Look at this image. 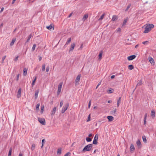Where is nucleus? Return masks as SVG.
Returning <instances> with one entry per match:
<instances>
[{
  "instance_id": "1",
  "label": "nucleus",
  "mask_w": 156,
  "mask_h": 156,
  "mask_svg": "<svg viewBox=\"0 0 156 156\" xmlns=\"http://www.w3.org/2000/svg\"><path fill=\"white\" fill-rule=\"evenodd\" d=\"M154 27L153 24H150L147 25H146L144 26V33H148L151 29Z\"/></svg>"
},
{
  "instance_id": "2",
  "label": "nucleus",
  "mask_w": 156,
  "mask_h": 156,
  "mask_svg": "<svg viewBox=\"0 0 156 156\" xmlns=\"http://www.w3.org/2000/svg\"><path fill=\"white\" fill-rule=\"evenodd\" d=\"M92 148V144H89L86 146L83 149L82 151L85 152L90 151Z\"/></svg>"
},
{
  "instance_id": "3",
  "label": "nucleus",
  "mask_w": 156,
  "mask_h": 156,
  "mask_svg": "<svg viewBox=\"0 0 156 156\" xmlns=\"http://www.w3.org/2000/svg\"><path fill=\"white\" fill-rule=\"evenodd\" d=\"M69 105L68 103H67L64 105L61 110V112L62 113H64L65 111L67 110L69 106Z\"/></svg>"
},
{
  "instance_id": "4",
  "label": "nucleus",
  "mask_w": 156,
  "mask_h": 156,
  "mask_svg": "<svg viewBox=\"0 0 156 156\" xmlns=\"http://www.w3.org/2000/svg\"><path fill=\"white\" fill-rule=\"evenodd\" d=\"M38 120L39 122L42 125H45V121L44 118H38Z\"/></svg>"
},
{
  "instance_id": "5",
  "label": "nucleus",
  "mask_w": 156,
  "mask_h": 156,
  "mask_svg": "<svg viewBox=\"0 0 156 156\" xmlns=\"http://www.w3.org/2000/svg\"><path fill=\"white\" fill-rule=\"evenodd\" d=\"M62 84H63L62 82H61L59 83V85H58V91H57V93H58V94L61 92Z\"/></svg>"
},
{
  "instance_id": "6",
  "label": "nucleus",
  "mask_w": 156,
  "mask_h": 156,
  "mask_svg": "<svg viewBox=\"0 0 156 156\" xmlns=\"http://www.w3.org/2000/svg\"><path fill=\"white\" fill-rule=\"evenodd\" d=\"M98 136L97 134H96L94 138L93 141V144H97V140L98 139Z\"/></svg>"
},
{
  "instance_id": "7",
  "label": "nucleus",
  "mask_w": 156,
  "mask_h": 156,
  "mask_svg": "<svg viewBox=\"0 0 156 156\" xmlns=\"http://www.w3.org/2000/svg\"><path fill=\"white\" fill-rule=\"evenodd\" d=\"M81 76L80 75H78L75 80V83L76 85H77L78 84V83L79 82L80 78Z\"/></svg>"
},
{
  "instance_id": "8",
  "label": "nucleus",
  "mask_w": 156,
  "mask_h": 156,
  "mask_svg": "<svg viewBox=\"0 0 156 156\" xmlns=\"http://www.w3.org/2000/svg\"><path fill=\"white\" fill-rule=\"evenodd\" d=\"M136 57V56L135 55H132L128 56L127 57V59L129 61L132 60L134 59Z\"/></svg>"
},
{
  "instance_id": "9",
  "label": "nucleus",
  "mask_w": 156,
  "mask_h": 156,
  "mask_svg": "<svg viewBox=\"0 0 156 156\" xmlns=\"http://www.w3.org/2000/svg\"><path fill=\"white\" fill-rule=\"evenodd\" d=\"M136 144L138 148H140L142 147L141 144L139 140H138L136 142Z\"/></svg>"
},
{
  "instance_id": "10",
  "label": "nucleus",
  "mask_w": 156,
  "mask_h": 156,
  "mask_svg": "<svg viewBox=\"0 0 156 156\" xmlns=\"http://www.w3.org/2000/svg\"><path fill=\"white\" fill-rule=\"evenodd\" d=\"M39 91V89L35 91V93L34 94L35 99H36L37 98Z\"/></svg>"
},
{
  "instance_id": "11",
  "label": "nucleus",
  "mask_w": 156,
  "mask_h": 156,
  "mask_svg": "<svg viewBox=\"0 0 156 156\" xmlns=\"http://www.w3.org/2000/svg\"><path fill=\"white\" fill-rule=\"evenodd\" d=\"M21 88H19L18 91L17 97L18 98H19L21 96Z\"/></svg>"
},
{
  "instance_id": "12",
  "label": "nucleus",
  "mask_w": 156,
  "mask_h": 156,
  "mask_svg": "<svg viewBox=\"0 0 156 156\" xmlns=\"http://www.w3.org/2000/svg\"><path fill=\"white\" fill-rule=\"evenodd\" d=\"M75 44L74 43H73L71 44L70 49L69 50V51H73L74 49V48L75 46Z\"/></svg>"
},
{
  "instance_id": "13",
  "label": "nucleus",
  "mask_w": 156,
  "mask_h": 156,
  "mask_svg": "<svg viewBox=\"0 0 156 156\" xmlns=\"http://www.w3.org/2000/svg\"><path fill=\"white\" fill-rule=\"evenodd\" d=\"M148 59L150 61V62L151 64H154V60L151 57H149L148 58Z\"/></svg>"
},
{
  "instance_id": "14",
  "label": "nucleus",
  "mask_w": 156,
  "mask_h": 156,
  "mask_svg": "<svg viewBox=\"0 0 156 156\" xmlns=\"http://www.w3.org/2000/svg\"><path fill=\"white\" fill-rule=\"evenodd\" d=\"M88 14H85L83 18H82V20L84 21H85L86 20H87L88 17Z\"/></svg>"
},
{
  "instance_id": "15",
  "label": "nucleus",
  "mask_w": 156,
  "mask_h": 156,
  "mask_svg": "<svg viewBox=\"0 0 156 156\" xmlns=\"http://www.w3.org/2000/svg\"><path fill=\"white\" fill-rule=\"evenodd\" d=\"M107 119H108L109 121H112L114 119V118L112 116H108L107 117Z\"/></svg>"
},
{
  "instance_id": "16",
  "label": "nucleus",
  "mask_w": 156,
  "mask_h": 156,
  "mask_svg": "<svg viewBox=\"0 0 156 156\" xmlns=\"http://www.w3.org/2000/svg\"><path fill=\"white\" fill-rule=\"evenodd\" d=\"M56 110V107H55L53 108L52 111L51 112V115L53 116L55 114V112Z\"/></svg>"
},
{
  "instance_id": "17",
  "label": "nucleus",
  "mask_w": 156,
  "mask_h": 156,
  "mask_svg": "<svg viewBox=\"0 0 156 156\" xmlns=\"http://www.w3.org/2000/svg\"><path fill=\"white\" fill-rule=\"evenodd\" d=\"M121 97H119V99L117 101V106L118 107H119V105L121 103Z\"/></svg>"
},
{
  "instance_id": "18",
  "label": "nucleus",
  "mask_w": 156,
  "mask_h": 156,
  "mask_svg": "<svg viewBox=\"0 0 156 156\" xmlns=\"http://www.w3.org/2000/svg\"><path fill=\"white\" fill-rule=\"evenodd\" d=\"M102 53H103V51H100V52L99 54V55H98V56H99L98 60H101V59Z\"/></svg>"
},
{
  "instance_id": "19",
  "label": "nucleus",
  "mask_w": 156,
  "mask_h": 156,
  "mask_svg": "<svg viewBox=\"0 0 156 156\" xmlns=\"http://www.w3.org/2000/svg\"><path fill=\"white\" fill-rule=\"evenodd\" d=\"M34 79L33 80L32 83V84H31V86L32 87H33L34 86V85L35 84V83L36 80L37 79V77L36 76H35L34 77Z\"/></svg>"
},
{
  "instance_id": "20",
  "label": "nucleus",
  "mask_w": 156,
  "mask_h": 156,
  "mask_svg": "<svg viewBox=\"0 0 156 156\" xmlns=\"http://www.w3.org/2000/svg\"><path fill=\"white\" fill-rule=\"evenodd\" d=\"M71 38H69L68 39V40L67 41H66V44L65 45V46L67 45H68L69 44V43L71 41Z\"/></svg>"
},
{
  "instance_id": "21",
  "label": "nucleus",
  "mask_w": 156,
  "mask_h": 156,
  "mask_svg": "<svg viewBox=\"0 0 156 156\" xmlns=\"http://www.w3.org/2000/svg\"><path fill=\"white\" fill-rule=\"evenodd\" d=\"M16 38H14L12 39L11 43L10 44V46H12L14 44V42H15L16 41Z\"/></svg>"
},
{
  "instance_id": "22",
  "label": "nucleus",
  "mask_w": 156,
  "mask_h": 156,
  "mask_svg": "<svg viewBox=\"0 0 156 156\" xmlns=\"http://www.w3.org/2000/svg\"><path fill=\"white\" fill-rule=\"evenodd\" d=\"M130 150L131 151H133L135 149L134 145L133 144H131L130 146Z\"/></svg>"
},
{
  "instance_id": "23",
  "label": "nucleus",
  "mask_w": 156,
  "mask_h": 156,
  "mask_svg": "<svg viewBox=\"0 0 156 156\" xmlns=\"http://www.w3.org/2000/svg\"><path fill=\"white\" fill-rule=\"evenodd\" d=\"M27 74V70L26 68H24L23 69V75L24 76H26Z\"/></svg>"
},
{
  "instance_id": "24",
  "label": "nucleus",
  "mask_w": 156,
  "mask_h": 156,
  "mask_svg": "<svg viewBox=\"0 0 156 156\" xmlns=\"http://www.w3.org/2000/svg\"><path fill=\"white\" fill-rule=\"evenodd\" d=\"M117 19V17L116 16L114 15L113 16L112 20V21H114Z\"/></svg>"
},
{
  "instance_id": "25",
  "label": "nucleus",
  "mask_w": 156,
  "mask_h": 156,
  "mask_svg": "<svg viewBox=\"0 0 156 156\" xmlns=\"http://www.w3.org/2000/svg\"><path fill=\"white\" fill-rule=\"evenodd\" d=\"M33 35H32V34H30L28 36V38L27 39V40L26 42H29V41L30 40V38L33 36Z\"/></svg>"
},
{
  "instance_id": "26",
  "label": "nucleus",
  "mask_w": 156,
  "mask_h": 156,
  "mask_svg": "<svg viewBox=\"0 0 156 156\" xmlns=\"http://www.w3.org/2000/svg\"><path fill=\"white\" fill-rule=\"evenodd\" d=\"M134 68V66L132 65H129L128 66V69L129 70H132Z\"/></svg>"
},
{
  "instance_id": "27",
  "label": "nucleus",
  "mask_w": 156,
  "mask_h": 156,
  "mask_svg": "<svg viewBox=\"0 0 156 156\" xmlns=\"http://www.w3.org/2000/svg\"><path fill=\"white\" fill-rule=\"evenodd\" d=\"M142 138L143 141L145 143H146L147 140L146 136H142Z\"/></svg>"
},
{
  "instance_id": "28",
  "label": "nucleus",
  "mask_w": 156,
  "mask_h": 156,
  "mask_svg": "<svg viewBox=\"0 0 156 156\" xmlns=\"http://www.w3.org/2000/svg\"><path fill=\"white\" fill-rule=\"evenodd\" d=\"M61 153H62L61 149V148H58V149L57 154H58L60 155V154H61Z\"/></svg>"
},
{
  "instance_id": "29",
  "label": "nucleus",
  "mask_w": 156,
  "mask_h": 156,
  "mask_svg": "<svg viewBox=\"0 0 156 156\" xmlns=\"http://www.w3.org/2000/svg\"><path fill=\"white\" fill-rule=\"evenodd\" d=\"M46 28L48 29L49 30H51V29L53 28V26L51 24L48 26H47Z\"/></svg>"
},
{
  "instance_id": "30",
  "label": "nucleus",
  "mask_w": 156,
  "mask_h": 156,
  "mask_svg": "<svg viewBox=\"0 0 156 156\" xmlns=\"http://www.w3.org/2000/svg\"><path fill=\"white\" fill-rule=\"evenodd\" d=\"M151 116L152 117H154L155 116V112L154 110H152L151 112Z\"/></svg>"
},
{
  "instance_id": "31",
  "label": "nucleus",
  "mask_w": 156,
  "mask_h": 156,
  "mask_svg": "<svg viewBox=\"0 0 156 156\" xmlns=\"http://www.w3.org/2000/svg\"><path fill=\"white\" fill-rule=\"evenodd\" d=\"M86 140L87 142H89L92 140V139L89 137H87L86 138Z\"/></svg>"
},
{
  "instance_id": "32",
  "label": "nucleus",
  "mask_w": 156,
  "mask_h": 156,
  "mask_svg": "<svg viewBox=\"0 0 156 156\" xmlns=\"http://www.w3.org/2000/svg\"><path fill=\"white\" fill-rule=\"evenodd\" d=\"M105 14H103L100 17V18L99 19V20H102L104 17V16H105Z\"/></svg>"
},
{
  "instance_id": "33",
  "label": "nucleus",
  "mask_w": 156,
  "mask_h": 156,
  "mask_svg": "<svg viewBox=\"0 0 156 156\" xmlns=\"http://www.w3.org/2000/svg\"><path fill=\"white\" fill-rule=\"evenodd\" d=\"M45 141V140L44 139H43L42 140V146H41V148H42L43 147V145L44 144V141Z\"/></svg>"
},
{
  "instance_id": "34",
  "label": "nucleus",
  "mask_w": 156,
  "mask_h": 156,
  "mask_svg": "<svg viewBox=\"0 0 156 156\" xmlns=\"http://www.w3.org/2000/svg\"><path fill=\"white\" fill-rule=\"evenodd\" d=\"M35 147V145L34 144H33L32 145L31 149L32 151H33L34 150V149Z\"/></svg>"
},
{
  "instance_id": "35",
  "label": "nucleus",
  "mask_w": 156,
  "mask_h": 156,
  "mask_svg": "<svg viewBox=\"0 0 156 156\" xmlns=\"http://www.w3.org/2000/svg\"><path fill=\"white\" fill-rule=\"evenodd\" d=\"M44 105L42 106L41 108V113H42L44 111Z\"/></svg>"
},
{
  "instance_id": "36",
  "label": "nucleus",
  "mask_w": 156,
  "mask_h": 156,
  "mask_svg": "<svg viewBox=\"0 0 156 156\" xmlns=\"http://www.w3.org/2000/svg\"><path fill=\"white\" fill-rule=\"evenodd\" d=\"M127 22V19H125L123 21V22L122 23V26H125Z\"/></svg>"
},
{
  "instance_id": "37",
  "label": "nucleus",
  "mask_w": 156,
  "mask_h": 156,
  "mask_svg": "<svg viewBox=\"0 0 156 156\" xmlns=\"http://www.w3.org/2000/svg\"><path fill=\"white\" fill-rule=\"evenodd\" d=\"M113 90L112 89L108 90V94H111L113 92Z\"/></svg>"
},
{
  "instance_id": "38",
  "label": "nucleus",
  "mask_w": 156,
  "mask_h": 156,
  "mask_svg": "<svg viewBox=\"0 0 156 156\" xmlns=\"http://www.w3.org/2000/svg\"><path fill=\"white\" fill-rule=\"evenodd\" d=\"M40 104H37V105H36V109L37 110H39V106H40Z\"/></svg>"
},
{
  "instance_id": "39",
  "label": "nucleus",
  "mask_w": 156,
  "mask_h": 156,
  "mask_svg": "<svg viewBox=\"0 0 156 156\" xmlns=\"http://www.w3.org/2000/svg\"><path fill=\"white\" fill-rule=\"evenodd\" d=\"M142 84V81L141 80H140L139 82L137 84V86H140Z\"/></svg>"
},
{
  "instance_id": "40",
  "label": "nucleus",
  "mask_w": 156,
  "mask_h": 156,
  "mask_svg": "<svg viewBox=\"0 0 156 156\" xmlns=\"http://www.w3.org/2000/svg\"><path fill=\"white\" fill-rule=\"evenodd\" d=\"M63 104V100H62L60 101V107H61L62 106Z\"/></svg>"
},
{
  "instance_id": "41",
  "label": "nucleus",
  "mask_w": 156,
  "mask_h": 156,
  "mask_svg": "<svg viewBox=\"0 0 156 156\" xmlns=\"http://www.w3.org/2000/svg\"><path fill=\"white\" fill-rule=\"evenodd\" d=\"M42 71H44L45 70V64H43L42 66Z\"/></svg>"
},
{
  "instance_id": "42",
  "label": "nucleus",
  "mask_w": 156,
  "mask_h": 156,
  "mask_svg": "<svg viewBox=\"0 0 156 156\" xmlns=\"http://www.w3.org/2000/svg\"><path fill=\"white\" fill-rule=\"evenodd\" d=\"M12 148H10L9 149V154L8 155H11L12 154Z\"/></svg>"
},
{
  "instance_id": "43",
  "label": "nucleus",
  "mask_w": 156,
  "mask_h": 156,
  "mask_svg": "<svg viewBox=\"0 0 156 156\" xmlns=\"http://www.w3.org/2000/svg\"><path fill=\"white\" fill-rule=\"evenodd\" d=\"M36 44H34L33 45V47H32V50L33 51H34L35 50V47H36Z\"/></svg>"
},
{
  "instance_id": "44",
  "label": "nucleus",
  "mask_w": 156,
  "mask_h": 156,
  "mask_svg": "<svg viewBox=\"0 0 156 156\" xmlns=\"http://www.w3.org/2000/svg\"><path fill=\"white\" fill-rule=\"evenodd\" d=\"M131 6V4H129L128 6H127L126 9L125 10V11H126L128 10L129 9V8Z\"/></svg>"
},
{
  "instance_id": "45",
  "label": "nucleus",
  "mask_w": 156,
  "mask_h": 156,
  "mask_svg": "<svg viewBox=\"0 0 156 156\" xmlns=\"http://www.w3.org/2000/svg\"><path fill=\"white\" fill-rule=\"evenodd\" d=\"M70 154H71L70 152H68L65 154L64 156H70Z\"/></svg>"
},
{
  "instance_id": "46",
  "label": "nucleus",
  "mask_w": 156,
  "mask_h": 156,
  "mask_svg": "<svg viewBox=\"0 0 156 156\" xmlns=\"http://www.w3.org/2000/svg\"><path fill=\"white\" fill-rule=\"evenodd\" d=\"M91 100H90L89 102L88 105V108H90V106L91 105Z\"/></svg>"
},
{
  "instance_id": "47",
  "label": "nucleus",
  "mask_w": 156,
  "mask_h": 156,
  "mask_svg": "<svg viewBox=\"0 0 156 156\" xmlns=\"http://www.w3.org/2000/svg\"><path fill=\"white\" fill-rule=\"evenodd\" d=\"M19 76H20V74H18L17 75V78H16V79L17 81H18V80Z\"/></svg>"
},
{
  "instance_id": "48",
  "label": "nucleus",
  "mask_w": 156,
  "mask_h": 156,
  "mask_svg": "<svg viewBox=\"0 0 156 156\" xmlns=\"http://www.w3.org/2000/svg\"><path fill=\"white\" fill-rule=\"evenodd\" d=\"M116 111V109H115L114 110L112 111L111 112L112 113L115 114Z\"/></svg>"
},
{
  "instance_id": "49",
  "label": "nucleus",
  "mask_w": 156,
  "mask_h": 156,
  "mask_svg": "<svg viewBox=\"0 0 156 156\" xmlns=\"http://www.w3.org/2000/svg\"><path fill=\"white\" fill-rule=\"evenodd\" d=\"M6 57V56H3L2 58V62H3V61H4V60H5V58Z\"/></svg>"
},
{
  "instance_id": "50",
  "label": "nucleus",
  "mask_w": 156,
  "mask_h": 156,
  "mask_svg": "<svg viewBox=\"0 0 156 156\" xmlns=\"http://www.w3.org/2000/svg\"><path fill=\"white\" fill-rule=\"evenodd\" d=\"M49 68L48 66L47 67L46 69V71L47 72H48L49 71Z\"/></svg>"
},
{
  "instance_id": "51",
  "label": "nucleus",
  "mask_w": 156,
  "mask_h": 156,
  "mask_svg": "<svg viewBox=\"0 0 156 156\" xmlns=\"http://www.w3.org/2000/svg\"><path fill=\"white\" fill-rule=\"evenodd\" d=\"M19 58V56H17L14 59V60L15 61H16L18 60V58Z\"/></svg>"
},
{
  "instance_id": "52",
  "label": "nucleus",
  "mask_w": 156,
  "mask_h": 156,
  "mask_svg": "<svg viewBox=\"0 0 156 156\" xmlns=\"http://www.w3.org/2000/svg\"><path fill=\"white\" fill-rule=\"evenodd\" d=\"M121 30V28H119L117 29V32H119Z\"/></svg>"
},
{
  "instance_id": "53",
  "label": "nucleus",
  "mask_w": 156,
  "mask_h": 156,
  "mask_svg": "<svg viewBox=\"0 0 156 156\" xmlns=\"http://www.w3.org/2000/svg\"><path fill=\"white\" fill-rule=\"evenodd\" d=\"M101 82H100L98 85H97V86L96 87V89H97L98 87V86L101 84Z\"/></svg>"
},
{
  "instance_id": "54",
  "label": "nucleus",
  "mask_w": 156,
  "mask_h": 156,
  "mask_svg": "<svg viewBox=\"0 0 156 156\" xmlns=\"http://www.w3.org/2000/svg\"><path fill=\"white\" fill-rule=\"evenodd\" d=\"M148 42V41H144V42H142V44H146Z\"/></svg>"
},
{
  "instance_id": "55",
  "label": "nucleus",
  "mask_w": 156,
  "mask_h": 156,
  "mask_svg": "<svg viewBox=\"0 0 156 156\" xmlns=\"http://www.w3.org/2000/svg\"><path fill=\"white\" fill-rule=\"evenodd\" d=\"M4 8L3 7H2V8H1V11H0V12H2V11H3V10H4Z\"/></svg>"
},
{
  "instance_id": "56",
  "label": "nucleus",
  "mask_w": 156,
  "mask_h": 156,
  "mask_svg": "<svg viewBox=\"0 0 156 156\" xmlns=\"http://www.w3.org/2000/svg\"><path fill=\"white\" fill-rule=\"evenodd\" d=\"M147 113H146L145 115H144V119H146V118H147Z\"/></svg>"
},
{
  "instance_id": "57",
  "label": "nucleus",
  "mask_w": 156,
  "mask_h": 156,
  "mask_svg": "<svg viewBox=\"0 0 156 156\" xmlns=\"http://www.w3.org/2000/svg\"><path fill=\"white\" fill-rule=\"evenodd\" d=\"M146 122V119H144V124L145 125Z\"/></svg>"
},
{
  "instance_id": "58",
  "label": "nucleus",
  "mask_w": 156,
  "mask_h": 156,
  "mask_svg": "<svg viewBox=\"0 0 156 156\" xmlns=\"http://www.w3.org/2000/svg\"><path fill=\"white\" fill-rule=\"evenodd\" d=\"M90 121V115L89 116L88 118V120L87 121V122H88V121Z\"/></svg>"
},
{
  "instance_id": "59",
  "label": "nucleus",
  "mask_w": 156,
  "mask_h": 156,
  "mask_svg": "<svg viewBox=\"0 0 156 156\" xmlns=\"http://www.w3.org/2000/svg\"><path fill=\"white\" fill-rule=\"evenodd\" d=\"M115 77V75H112L111 76V79H113Z\"/></svg>"
},
{
  "instance_id": "60",
  "label": "nucleus",
  "mask_w": 156,
  "mask_h": 156,
  "mask_svg": "<svg viewBox=\"0 0 156 156\" xmlns=\"http://www.w3.org/2000/svg\"><path fill=\"white\" fill-rule=\"evenodd\" d=\"M16 0H13L12 2V4H14V3H15V1H16Z\"/></svg>"
},
{
  "instance_id": "61",
  "label": "nucleus",
  "mask_w": 156,
  "mask_h": 156,
  "mask_svg": "<svg viewBox=\"0 0 156 156\" xmlns=\"http://www.w3.org/2000/svg\"><path fill=\"white\" fill-rule=\"evenodd\" d=\"M89 137H91L92 136V134H90L88 135Z\"/></svg>"
},
{
  "instance_id": "62",
  "label": "nucleus",
  "mask_w": 156,
  "mask_h": 156,
  "mask_svg": "<svg viewBox=\"0 0 156 156\" xmlns=\"http://www.w3.org/2000/svg\"><path fill=\"white\" fill-rule=\"evenodd\" d=\"M42 59V57L40 56L39 58V60L41 61Z\"/></svg>"
},
{
  "instance_id": "63",
  "label": "nucleus",
  "mask_w": 156,
  "mask_h": 156,
  "mask_svg": "<svg viewBox=\"0 0 156 156\" xmlns=\"http://www.w3.org/2000/svg\"><path fill=\"white\" fill-rule=\"evenodd\" d=\"M19 156H23L22 154L20 153L19 154Z\"/></svg>"
},
{
  "instance_id": "64",
  "label": "nucleus",
  "mask_w": 156,
  "mask_h": 156,
  "mask_svg": "<svg viewBox=\"0 0 156 156\" xmlns=\"http://www.w3.org/2000/svg\"><path fill=\"white\" fill-rule=\"evenodd\" d=\"M138 44H137V45H136L135 46V48H137V47H138Z\"/></svg>"
}]
</instances>
